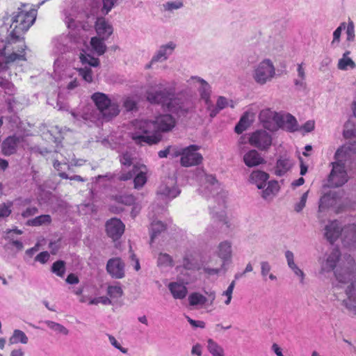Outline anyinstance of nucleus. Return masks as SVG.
Segmentation results:
<instances>
[{
  "label": "nucleus",
  "mask_w": 356,
  "mask_h": 356,
  "mask_svg": "<svg viewBox=\"0 0 356 356\" xmlns=\"http://www.w3.org/2000/svg\"><path fill=\"white\" fill-rule=\"evenodd\" d=\"M175 124V118L169 114L159 115L154 120H136L132 138L139 144H156L161 140V133L171 131Z\"/></svg>",
  "instance_id": "1"
},
{
  "label": "nucleus",
  "mask_w": 356,
  "mask_h": 356,
  "mask_svg": "<svg viewBox=\"0 0 356 356\" xmlns=\"http://www.w3.org/2000/svg\"><path fill=\"white\" fill-rule=\"evenodd\" d=\"M91 99L97 108L95 110L92 106H86L81 113L72 111L73 118L78 122L90 126V123L97 122L100 117L105 120H110L117 116L120 113L119 105L117 102H112L108 97L103 92H95Z\"/></svg>",
  "instance_id": "2"
},
{
  "label": "nucleus",
  "mask_w": 356,
  "mask_h": 356,
  "mask_svg": "<svg viewBox=\"0 0 356 356\" xmlns=\"http://www.w3.org/2000/svg\"><path fill=\"white\" fill-rule=\"evenodd\" d=\"M145 95L149 103L160 105L163 109L177 116L184 115L189 111V103L175 97V90L163 88L162 83L149 86Z\"/></svg>",
  "instance_id": "3"
},
{
  "label": "nucleus",
  "mask_w": 356,
  "mask_h": 356,
  "mask_svg": "<svg viewBox=\"0 0 356 356\" xmlns=\"http://www.w3.org/2000/svg\"><path fill=\"white\" fill-rule=\"evenodd\" d=\"M80 60L84 65L79 70H74L79 72V75L87 83H91L93 81V72L91 67H97L99 65V60L97 58H94L89 54H80ZM54 79L58 80H68L67 82V88L69 90L74 89L78 86V82L76 79H72V69L65 67L60 59L58 58L54 62Z\"/></svg>",
  "instance_id": "4"
},
{
  "label": "nucleus",
  "mask_w": 356,
  "mask_h": 356,
  "mask_svg": "<svg viewBox=\"0 0 356 356\" xmlns=\"http://www.w3.org/2000/svg\"><path fill=\"white\" fill-rule=\"evenodd\" d=\"M355 154L354 147L349 145H343L337 150L335 161L332 163V168L328 177L329 186L339 187L348 181L346 165L353 159Z\"/></svg>",
  "instance_id": "5"
},
{
  "label": "nucleus",
  "mask_w": 356,
  "mask_h": 356,
  "mask_svg": "<svg viewBox=\"0 0 356 356\" xmlns=\"http://www.w3.org/2000/svg\"><path fill=\"white\" fill-rule=\"evenodd\" d=\"M348 267L337 268L334 274L339 283L348 284L346 289V298L343 300V305L350 314L356 315V271L353 258H348Z\"/></svg>",
  "instance_id": "6"
},
{
  "label": "nucleus",
  "mask_w": 356,
  "mask_h": 356,
  "mask_svg": "<svg viewBox=\"0 0 356 356\" xmlns=\"http://www.w3.org/2000/svg\"><path fill=\"white\" fill-rule=\"evenodd\" d=\"M325 235L331 243L341 236L344 246L350 249H356V225L355 224L341 228L339 221H332L326 225Z\"/></svg>",
  "instance_id": "7"
},
{
  "label": "nucleus",
  "mask_w": 356,
  "mask_h": 356,
  "mask_svg": "<svg viewBox=\"0 0 356 356\" xmlns=\"http://www.w3.org/2000/svg\"><path fill=\"white\" fill-rule=\"evenodd\" d=\"M37 15V10L29 5H23L13 13L10 31L22 35L33 24Z\"/></svg>",
  "instance_id": "8"
},
{
  "label": "nucleus",
  "mask_w": 356,
  "mask_h": 356,
  "mask_svg": "<svg viewBox=\"0 0 356 356\" xmlns=\"http://www.w3.org/2000/svg\"><path fill=\"white\" fill-rule=\"evenodd\" d=\"M277 76L276 68L273 62L269 58H264L256 64L252 71L254 81L264 86L273 81Z\"/></svg>",
  "instance_id": "9"
},
{
  "label": "nucleus",
  "mask_w": 356,
  "mask_h": 356,
  "mask_svg": "<svg viewBox=\"0 0 356 356\" xmlns=\"http://www.w3.org/2000/svg\"><path fill=\"white\" fill-rule=\"evenodd\" d=\"M147 172L148 169L146 165L136 163L132 166L131 170H125L123 169L121 172L117 175V178L120 181H127L134 177V188L140 189L143 187L147 181Z\"/></svg>",
  "instance_id": "10"
},
{
  "label": "nucleus",
  "mask_w": 356,
  "mask_h": 356,
  "mask_svg": "<svg viewBox=\"0 0 356 356\" xmlns=\"http://www.w3.org/2000/svg\"><path fill=\"white\" fill-rule=\"evenodd\" d=\"M199 149L197 145H190L187 147H179V156L181 164L185 167L196 165L202 161V156L197 152Z\"/></svg>",
  "instance_id": "11"
},
{
  "label": "nucleus",
  "mask_w": 356,
  "mask_h": 356,
  "mask_svg": "<svg viewBox=\"0 0 356 356\" xmlns=\"http://www.w3.org/2000/svg\"><path fill=\"white\" fill-rule=\"evenodd\" d=\"M176 179L174 177L165 178L159 186L157 195L164 201H170L178 196L180 190L176 186Z\"/></svg>",
  "instance_id": "12"
},
{
  "label": "nucleus",
  "mask_w": 356,
  "mask_h": 356,
  "mask_svg": "<svg viewBox=\"0 0 356 356\" xmlns=\"http://www.w3.org/2000/svg\"><path fill=\"white\" fill-rule=\"evenodd\" d=\"M85 15L78 13L76 7H72L70 9L64 11V21L69 29L75 30L79 28L86 30L88 25L82 22V19Z\"/></svg>",
  "instance_id": "13"
},
{
  "label": "nucleus",
  "mask_w": 356,
  "mask_h": 356,
  "mask_svg": "<svg viewBox=\"0 0 356 356\" xmlns=\"http://www.w3.org/2000/svg\"><path fill=\"white\" fill-rule=\"evenodd\" d=\"M340 252L337 248H332L318 260L320 273L322 274L332 272L339 261Z\"/></svg>",
  "instance_id": "14"
},
{
  "label": "nucleus",
  "mask_w": 356,
  "mask_h": 356,
  "mask_svg": "<svg viewBox=\"0 0 356 356\" xmlns=\"http://www.w3.org/2000/svg\"><path fill=\"white\" fill-rule=\"evenodd\" d=\"M249 143L260 150H266L272 145V136L265 130H257L251 134Z\"/></svg>",
  "instance_id": "15"
},
{
  "label": "nucleus",
  "mask_w": 356,
  "mask_h": 356,
  "mask_svg": "<svg viewBox=\"0 0 356 356\" xmlns=\"http://www.w3.org/2000/svg\"><path fill=\"white\" fill-rule=\"evenodd\" d=\"M208 296L207 298L200 292H193L188 297L189 305L196 308H205L207 306H211L216 299V293L214 291L206 292Z\"/></svg>",
  "instance_id": "16"
},
{
  "label": "nucleus",
  "mask_w": 356,
  "mask_h": 356,
  "mask_svg": "<svg viewBox=\"0 0 356 356\" xmlns=\"http://www.w3.org/2000/svg\"><path fill=\"white\" fill-rule=\"evenodd\" d=\"M47 159L52 161L54 168L59 172H63L62 170L66 168L70 169V153L65 152L62 148L51 154Z\"/></svg>",
  "instance_id": "17"
},
{
  "label": "nucleus",
  "mask_w": 356,
  "mask_h": 356,
  "mask_svg": "<svg viewBox=\"0 0 356 356\" xmlns=\"http://www.w3.org/2000/svg\"><path fill=\"white\" fill-rule=\"evenodd\" d=\"M278 129H282L293 133L299 130V125L296 118L291 114L286 112H279L276 123V131Z\"/></svg>",
  "instance_id": "18"
},
{
  "label": "nucleus",
  "mask_w": 356,
  "mask_h": 356,
  "mask_svg": "<svg viewBox=\"0 0 356 356\" xmlns=\"http://www.w3.org/2000/svg\"><path fill=\"white\" fill-rule=\"evenodd\" d=\"M176 46V44L172 41L160 46L152 56L149 63L146 65L145 68L149 69L155 63L166 60L172 54Z\"/></svg>",
  "instance_id": "19"
},
{
  "label": "nucleus",
  "mask_w": 356,
  "mask_h": 356,
  "mask_svg": "<svg viewBox=\"0 0 356 356\" xmlns=\"http://www.w3.org/2000/svg\"><path fill=\"white\" fill-rule=\"evenodd\" d=\"M278 116L279 112H275L270 108H264L260 111L259 118L265 129L274 131H276Z\"/></svg>",
  "instance_id": "20"
},
{
  "label": "nucleus",
  "mask_w": 356,
  "mask_h": 356,
  "mask_svg": "<svg viewBox=\"0 0 356 356\" xmlns=\"http://www.w3.org/2000/svg\"><path fill=\"white\" fill-rule=\"evenodd\" d=\"M197 177L204 183L203 192L205 195L218 193L219 183L213 175H207L203 170H200Z\"/></svg>",
  "instance_id": "21"
},
{
  "label": "nucleus",
  "mask_w": 356,
  "mask_h": 356,
  "mask_svg": "<svg viewBox=\"0 0 356 356\" xmlns=\"http://www.w3.org/2000/svg\"><path fill=\"white\" fill-rule=\"evenodd\" d=\"M188 83L197 88L201 99L204 101L206 104L210 102L211 88L206 81L197 76H193L188 81Z\"/></svg>",
  "instance_id": "22"
},
{
  "label": "nucleus",
  "mask_w": 356,
  "mask_h": 356,
  "mask_svg": "<svg viewBox=\"0 0 356 356\" xmlns=\"http://www.w3.org/2000/svg\"><path fill=\"white\" fill-rule=\"evenodd\" d=\"M214 253L220 259L221 267H224L226 264L231 261L232 257V243L229 241L220 242L218 245Z\"/></svg>",
  "instance_id": "23"
},
{
  "label": "nucleus",
  "mask_w": 356,
  "mask_h": 356,
  "mask_svg": "<svg viewBox=\"0 0 356 356\" xmlns=\"http://www.w3.org/2000/svg\"><path fill=\"white\" fill-rule=\"evenodd\" d=\"M106 270L112 277L121 279L124 276V264L120 258L110 259L106 264Z\"/></svg>",
  "instance_id": "24"
},
{
  "label": "nucleus",
  "mask_w": 356,
  "mask_h": 356,
  "mask_svg": "<svg viewBox=\"0 0 356 356\" xmlns=\"http://www.w3.org/2000/svg\"><path fill=\"white\" fill-rule=\"evenodd\" d=\"M294 162L289 156L284 155L280 156L275 163L273 172L276 176L282 177L290 171Z\"/></svg>",
  "instance_id": "25"
},
{
  "label": "nucleus",
  "mask_w": 356,
  "mask_h": 356,
  "mask_svg": "<svg viewBox=\"0 0 356 356\" xmlns=\"http://www.w3.org/2000/svg\"><path fill=\"white\" fill-rule=\"evenodd\" d=\"M106 232L113 239L119 238L124 231V225L117 218H112L106 222Z\"/></svg>",
  "instance_id": "26"
},
{
  "label": "nucleus",
  "mask_w": 356,
  "mask_h": 356,
  "mask_svg": "<svg viewBox=\"0 0 356 356\" xmlns=\"http://www.w3.org/2000/svg\"><path fill=\"white\" fill-rule=\"evenodd\" d=\"M168 289L173 298L176 300H183L188 294L186 284L181 281L170 282L168 284Z\"/></svg>",
  "instance_id": "27"
},
{
  "label": "nucleus",
  "mask_w": 356,
  "mask_h": 356,
  "mask_svg": "<svg viewBox=\"0 0 356 356\" xmlns=\"http://www.w3.org/2000/svg\"><path fill=\"white\" fill-rule=\"evenodd\" d=\"M213 223L215 224L216 229L222 232H227L230 225L225 211L220 210L218 211L217 209H214L212 211Z\"/></svg>",
  "instance_id": "28"
},
{
  "label": "nucleus",
  "mask_w": 356,
  "mask_h": 356,
  "mask_svg": "<svg viewBox=\"0 0 356 356\" xmlns=\"http://www.w3.org/2000/svg\"><path fill=\"white\" fill-rule=\"evenodd\" d=\"M243 162L249 168H253L266 163V160L261 154L255 149L247 152L243 158Z\"/></svg>",
  "instance_id": "29"
},
{
  "label": "nucleus",
  "mask_w": 356,
  "mask_h": 356,
  "mask_svg": "<svg viewBox=\"0 0 356 356\" xmlns=\"http://www.w3.org/2000/svg\"><path fill=\"white\" fill-rule=\"evenodd\" d=\"M95 29L97 35L102 38V40L108 39L113 32L112 25L102 17L97 18L95 23Z\"/></svg>",
  "instance_id": "30"
},
{
  "label": "nucleus",
  "mask_w": 356,
  "mask_h": 356,
  "mask_svg": "<svg viewBox=\"0 0 356 356\" xmlns=\"http://www.w3.org/2000/svg\"><path fill=\"white\" fill-rule=\"evenodd\" d=\"M269 178L268 173L261 170H254L250 175L249 181L255 184L258 188H263Z\"/></svg>",
  "instance_id": "31"
},
{
  "label": "nucleus",
  "mask_w": 356,
  "mask_h": 356,
  "mask_svg": "<svg viewBox=\"0 0 356 356\" xmlns=\"http://www.w3.org/2000/svg\"><path fill=\"white\" fill-rule=\"evenodd\" d=\"M350 52L345 51L337 63V68L339 70L348 71L356 68L355 62L350 57Z\"/></svg>",
  "instance_id": "32"
},
{
  "label": "nucleus",
  "mask_w": 356,
  "mask_h": 356,
  "mask_svg": "<svg viewBox=\"0 0 356 356\" xmlns=\"http://www.w3.org/2000/svg\"><path fill=\"white\" fill-rule=\"evenodd\" d=\"M19 138L15 136L7 138L2 144V152L6 156L14 154L17 150Z\"/></svg>",
  "instance_id": "33"
},
{
  "label": "nucleus",
  "mask_w": 356,
  "mask_h": 356,
  "mask_svg": "<svg viewBox=\"0 0 356 356\" xmlns=\"http://www.w3.org/2000/svg\"><path fill=\"white\" fill-rule=\"evenodd\" d=\"M279 190L278 181H270L267 184V187L262 191L261 197L266 200H271L277 195Z\"/></svg>",
  "instance_id": "34"
},
{
  "label": "nucleus",
  "mask_w": 356,
  "mask_h": 356,
  "mask_svg": "<svg viewBox=\"0 0 356 356\" xmlns=\"http://www.w3.org/2000/svg\"><path fill=\"white\" fill-rule=\"evenodd\" d=\"M29 342V338L23 331L15 329L13 330V334L9 338L10 344H26Z\"/></svg>",
  "instance_id": "35"
},
{
  "label": "nucleus",
  "mask_w": 356,
  "mask_h": 356,
  "mask_svg": "<svg viewBox=\"0 0 356 356\" xmlns=\"http://www.w3.org/2000/svg\"><path fill=\"white\" fill-rule=\"evenodd\" d=\"M207 348L212 356H225L224 348L212 339L207 340Z\"/></svg>",
  "instance_id": "36"
},
{
  "label": "nucleus",
  "mask_w": 356,
  "mask_h": 356,
  "mask_svg": "<svg viewBox=\"0 0 356 356\" xmlns=\"http://www.w3.org/2000/svg\"><path fill=\"white\" fill-rule=\"evenodd\" d=\"M104 40L102 38H99L97 37H93L90 40V45L93 51L99 56L104 54L106 50V46Z\"/></svg>",
  "instance_id": "37"
},
{
  "label": "nucleus",
  "mask_w": 356,
  "mask_h": 356,
  "mask_svg": "<svg viewBox=\"0 0 356 356\" xmlns=\"http://www.w3.org/2000/svg\"><path fill=\"white\" fill-rule=\"evenodd\" d=\"M22 234V231L18 229H8L6 232L5 238L10 240L11 243L18 250L23 248V244L21 241L13 239L14 234L20 235Z\"/></svg>",
  "instance_id": "38"
},
{
  "label": "nucleus",
  "mask_w": 356,
  "mask_h": 356,
  "mask_svg": "<svg viewBox=\"0 0 356 356\" xmlns=\"http://www.w3.org/2000/svg\"><path fill=\"white\" fill-rule=\"evenodd\" d=\"M261 275L264 281L267 280V277L271 281L277 280V277L270 273L271 266L268 261H261Z\"/></svg>",
  "instance_id": "39"
},
{
  "label": "nucleus",
  "mask_w": 356,
  "mask_h": 356,
  "mask_svg": "<svg viewBox=\"0 0 356 356\" xmlns=\"http://www.w3.org/2000/svg\"><path fill=\"white\" fill-rule=\"evenodd\" d=\"M335 202L333 194L327 193L323 195L319 202L318 210L320 212L323 211L325 209L330 206H332Z\"/></svg>",
  "instance_id": "40"
},
{
  "label": "nucleus",
  "mask_w": 356,
  "mask_h": 356,
  "mask_svg": "<svg viewBox=\"0 0 356 356\" xmlns=\"http://www.w3.org/2000/svg\"><path fill=\"white\" fill-rule=\"evenodd\" d=\"M165 229V225L161 221H153L151 224V241Z\"/></svg>",
  "instance_id": "41"
},
{
  "label": "nucleus",
  "mask_w": 356,
  "mask_h": 356,
  "mask_svg": "<svg viewBox=\"0 0 356 356\" xmlns=\"http://www.w3.org/2000/svg\"><path fill=\"white\" fill-rule=\"evenodd\" d=\"M157 265L161 268L173 266L172 257L166 253H160L157 259Z\"/></svg>",
  "instance_id": "42"
},
{
  "label": "nucleus",
  "mask_w": 356,
  "mask_h": 356,
  "mask_svg": "<svg viewBox=\"0 0 356 356\" xmlns=\"http://www.w3.org/2000/svg\"><path fill=\"white\" fill-rule=\"evenodd\" d=\"M183 266L188 270H199L200 268L195 257L193 254L185 256L184 258Z\"/></svg>",
  "instance_id": "43"
},
{
  "label": "nucleus",
  "mask_w": 356,
  "mask_h": 356,
  "mask_svg": "<svg viewBox=\"0 0 356 356\" xmlns=\"http://www.w3.org/2000/svg\"><path fill=\"white\" fill-rule=\"evenodd\" d=\"M51 220V216L49 215H41L35 218L29 220L27 222V225L30 226H40L45 224L50 223Z\"/></svg>",
  "instance_id": "44"
},
{
  "label": "nucleus",
  "mask_w": 356,
  "mask_h": 356,
  "mask_svg": "<svg viewBox=\"0 0 356 356\" xmlns=\"http://www.w3.org/2000/svg\"><path fill=\"white\" fill-rule=\"evenodd\" d=\"M179 147L177 146H169L165 149L161 150L158 154L160 158H165L170 156L172 158L179 156Z\"/></svg>",
  "instance_id": "45"
},
{
  "label": "nucleus",
  "mask_w": 356,
  "mask_h": 356,
  "mask_svg": "<svg viewBox=\"0 0 356 356\" xmlns=\"http://www.w3.org/2000/svg\"><path fill=\"white\" fill-rule=\"evenodd\" d=\"M345 29H346V23L342 22L333 32V38L330 43V45L332 47L334 48V47H337L339 46L340 40H341V33L343 30H345Z\"/></svg>",
  "instance_id": "46"
},
{
  "label": "nucleus",
  "mask_w": 356,
  "mask_h": 356,
  "mask_svg": "<svg viewBox=\"0 0 356 356\" xmlns=\"http://www.w3.org/2000/svg\"><path fill=\"white\" fill-rule=\"evenodd\" d=\"M45 324L49 329L52 330L56 333L62 334L63 335L69 334L68 329L60 323L51 321H47Z\"/></svg>",
  "instance_id": "47"
},
{
  "label": "nucleus",
  "mask_w": 356,
  "mask_h": 356,
  "mask_svg": "<svg viewBox=\"0 0 356 356\" xmlns=\"http://www.w3.org/2000/svg\"><path fill=\"white\" fill-rule=\"evenodd\" d=\"M250 124L249 114L245 113L240 119L238 123L235 127V131L237 134H241L245 131Z\"/></svg>",
  "instance_id": "48"
},
{
  "label": "nucleus",
  "mask_w": 356,
  "mask_h": 356,
  "mask_svg": "<svg viewBox=\"0 0 356 356\" xmlns=\"http://www.w3.org/2000/svg\"><path fill=\"white\" fill-rule=\"evenodd\" d=\"M343 134L346 138H356V129L355 124L350 120H348L345 123Z\"/></svg>",
  "instance_id": "49"
},
{
  "label": "nucleus",
  "mask_w": 356,
  "mask_h": 356,
  "mask_svg": "<svg viewBox=\"0 0 356 356\" xmlns=\"http://www.w3.org/2000/svg\"><path fill=\"white\" fill-rule=\"evenodd\" d=\"M107 293L111 298H118L122 296L123 291L119 284L110 285L108 286Z\"/></svg>",
  "instance_id": "50"
},
{
  "label": "nucleus",
  "mask_w": 356,
  "mask_h": 356,
  "mask_svg": "<svg viewBox=\"0 0 356 356\" xmlns=\"http://www.w3.org/2000/svg\"><path fill=\"white\" fill-rule=\"evenodd\" d=\"M132 160L133 156L129 152L123 153L120 156V161L122 165V169L120 172H121L123 170V169H124L125 170H128L127 168L131 165Z\"/></svg>",
  "instance_id": "51"
},
{
  "label": "nucleus",
  "mask_w": 356,
  "mask_h": 356,
  "mask_svg": "<svg viewBox=\"0 0 356 356\" xmlns=\"http://www.w3.org/2000/svg\"><path fill=\"white\" fill-rule=\"evenodd\" d=\"M165 11L172 12L183 7V3L180 0L168 1L162 5Z\"/></svg>",
  "instance_id": "52"
},
{
  "label": "nucleus",
  "mask_w": 356,
  "mask_h": 356,
  "mask_svg": "<svg viewBox=\"0 0 356 356\" xmlns=\"http://www.w3.org/2000/svg\"><path fill=\"white\" fill-rule=\"evenodd\" d=\"M216 106L220 111L225 108L227 106H230L231 108H234L235 103L232 100H229L225 97L220 96L218 97L216 101Z\"/></svg>",
  "instance_id": "53"
},
{
  "label": "nucleus",
  "mask_w": 356,
  "mask_h": 356,
  "mask_svg": "<svg viewBox=\"0 0 356 356\" xmlns=\"http://www.w3.org/2000/svg\"><path fill=\"white\" fill-rule=\"evenodd\" d=\"M13 202L8 201L0 204V218H7L12 212Z\"/></svg>",
  "instance_id": "54"
},
{
  "label": "nucleus",
  "mask_w": 356,
  "mask_h": 356,
  "mask_svg": "<svg viewBox=\"0 0 356 356\" xmlns=\"http://www.w3.org/2000/svg\"><path fill=\"white\" fill-rule=\"evenodd\" d=\"M235 286V281H232L227 289L222 292V296L225 297L224 303L225 305H229L232 299L233 291Z\"/></svg>",
  "instance_id": "55"
},
{
  "label": "nucleus",
  "mask_w": 356,
  "mask_h": 356,
  "mask_svg": "<svg viewBox=\"0 0 356 356\" xmlns=\"http://www.w3.org/2000/svg\"><path fill=\"white\" fill-rule=\"evenodd\" d=\"M52 272L59 277L64 275L65 268V263L63 261H57L54 262L51 268Z\"/></svg>",
  "instance_id": "56"
},
{
  "label": "nucleus",
  "mask_w": 356,
  "mask_h": 356,
  "mask_svg": "<svg viewBox=\"0 0 356 356\" xmlns=\"http://www.w3.org/2000/svg\"><path fill=\"white\" fill-rule=\"evenodd\" d=\"M0 86L3 89L6 94L12 96L15 92L14 85L7 80H0Z\"/></svg>",
  "instance_id": "57"
},
{
  "label": "nucleus",
  "mask_w": 356,
  "mask_h": 356,
  "mask_svg": "<svg viewBox=\"0 0 356 356\" xmlns=\"http://www.w3.org/2000/svg\"><path fill=\"white\" fill-rule=\"evenodd\" d=\"M346 40L353 42L355 39V25L353 21H349L348 24H346Z\"/></svg>",
  "instance_id": "58"
},
{
  "label": "nucleus",
  "mask_w": 356,
  "mask_h": 356,
  "mask_svg": "<svg viewBox=\"0 0 356 356\" xmlns=\"http://www.w3.org/2000/svg\"><path fill=\"white\" fill-rule=\"evenodd\" d=\"M108 337L109 342L113 347H115V348H117L118 350H119L121 353H122L124 354H127L128 353V348L122 347L120 342H119L115 338V337L108 334Z\"/></svg>",
  "instance_id": "59"
},
{
  "label": "nucleus",
  "mask_w": 356,
  "mask_h": 356,
  "mask_svg": "<svg viewBox=\"0 0 356 356\" xmlns=\"http://www.w3.org/2000/svg\"><path fill=\"white\" fill-rule=\"evenodd\" d=\"M118 0H102L103 7L102 8V12L104 15H107L112 8L116 4Z\"/></svg>",
  "instance_id": "60"
},
{
  "label": "nucleus",
  "mask_w": 356,
  "mask_h": 356,
  "mask_svg": "<svg viewBox=\"0 0 356 356\" xmlns=\"http://www.w3.org/2000/svg\"><path fill=\"white\" fill-rule=\"evenodd\" d=\"M99 303H102V305H108L111 304V301L106 296L90 298L89 305H98Z\"/></svg>",
  "instance_id": "61"
},
{
  "label": "nucleus",
  "mask_w": 356,
  "mask_h": 356,
  "mask_svg": "<svg viewBox=\"0 0 356 356\" xmlns=\"http://www.w3.org/2000/svg\"><path fill=\"white\" fill-rule=\"evenodd\" d=\"M308 191L304 193L300 200L294 206V209L296 212H300L305 207L306 202L308 197Z\"/></svg>",
  "instance_id": "62"
},
{
  "label": "nucleus",
  "mask_w": 356,
  "mask_h": 356,
  "mask_svg": "<svg viewBox=\"0 0 356 356\" xmlns=\"http://www.w3.org/2000/svg\"><path fill=\"white\" fill-rule=\"evenodd\" d=\"M296 90L304 91L307 89L306 78L296 77L293 81Z\"/></svg>",
  "instance_id": "63"
},
{
  "label": "nucleus",
  "mask_w": 356,
  "mask_h": 356,
  "mask_svg": "<svg viewBox=\"0 0 356 356\" xmlns=\"http://www.w3.org/2000/svg\"><path fill=\"white\" fill-rule=\"evenodd\" d=\"M223 267H221L220 265V267H216V268H211V267H209V266H204L203 268V271L208 276L218 275L220 273L221 269Z\"/></svg>",
  "instance_id": "64"
}]
</instances>
